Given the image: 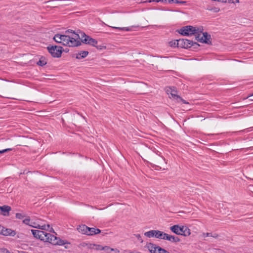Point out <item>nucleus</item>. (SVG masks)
<instances>
[{
    "mask_svg": "<svg viewBox=\"0 0 253 253\" xmlns=\"http://www.w3.org/2000/svg\"><path fill=\"white\" fill-rule=\"evenodd\" d=\"M234 3V1L233 0H224L223 3Z\"/></svg>",
    "mask_w": 253,
    "mask_h": 253,
    "instance_id": "4c0bfd02",
    "label": "nucleus"
},
{
    "mask_svg": "<svg viewBox=\"0 0 253 253\" xmlns=\"http://www.w3.org/2000/svg\"><path fill=\"white\" fill-rule=\"evenodd\" d=\"M11 150H12V149H11V148H7V149H3L2 150L0 151V154L4 153L5 152H8V151H10Z\"/></svg>",
    "mask_w": 253,
    "mask_h": 253,
    "instance_id": "f704fd0d",
    "label": "nucleus"
},
{
    "mask_svg": "<svg viewBox=\"0 0 253 253\" xmlns=\"http://www.w3.org/2000/svg\"><path fill=\"white\" fill-rule=\"evenodd\" d=\"M165 159L163 157L159 158L157 160V162H156L157 164L150 163V165L152 168H154L156 170H161V169L165 170V168L162 169V167L159 166V165H161L162 164V163L165 162Z\"/></svg>",
    "mask_w": 253,
    "mask_h": 253,
    "instance_id": "9b49d317",
    "label": "nucleus"
},
{
    "mask_svg": "<svg viewBox=\"0 0 253 253\" xmlns=\"http://www.w3.org/2000/svg\"><path fill=\"white\" fill-rule=\"evenodd\" d=\"M151 1H156L157 2L162 1V2H168V0H150L149 1V2H151Z\"/></svg>",
    "mask_w": 253,
    "mask_h": 253,
    "instance_id": "c9c22d12",
    "label": "nucleus"
},
{
    "mask_svg": "<svg viewBox=\"0 0 253 253\" xmlns=\"http://www.w3.org/2000/svg\"><path fill=\"white\" fill-rule=\"evenodd\" d=\"M146 247L151 253H170L166 250L152 243L147 244Z\"/></svg>",
    "mask_w": 253,
    "mask_h": 253,
    "instance_id": "6e6552de",
    "label": "nucleus"
},
{
    "mask_svg": "<svg viewBox=\"0 0 253 253\" xmlns=\"http://www.w3.org/2000/svg\"><path fill=\"white\" fill-rule=\"evenodd\" d=\"M144 235L148 238L155 237L160 239H164L165 238V233L159 230H150L145 232Z\"/></svg>",
    "mask_w": 253,
    "mask_h": 253,
    "instance_id": "1a4fd4ad",
    "label": "nucleus"
},
{
    "mask_svg": "<svg viewBox=\"0 0 253 253\" xmlns=\"http://www.w3.org/2000/svg\"><path fill=\"white\" fill-rule=\"evenodd\" d=\"M204 237H212L213 238H216L217 237L218 235L216 234H212V233H204Z\"/></svg>",
    "mask_w": 253,
    "mask_h": 253,
    "instance_id": "a878e982",
    "label": "nucleus"
},
{
    "mask_svg": "<svg viewBox=\"0 0 253 253\" xmlns=\"http://www.w3.org/2000/svg\"><path fill=\"white\" fill-rule=\"evenodd\" d=\"M25 216V215L21 213H16V218L22 219Z\"/></svg>",
    "mask_w": 253,
    "mask_h": 253,
    "instance_id": "c85d7f7f",
    "label": "nucleus"
},
{
    "mask_svg": "<svg viewBox=\"0 0 253 253\" xmlns=\"http://www.w3.org/2000/svg\"><path fill=\"white\" fill-rule=\"evenodd\" d=\"M164 237V240H168L173 243H177L180 241V239L178 237L169 235L165 233Z\"/></svg>",
    "mask_w": 253,
    "mask_h": 253,
    "instance_id": "2eb2a0df",
    "label": "nucleus"
},
{
    "mask_svg": "<svg viewBox=\"0 0 253 253\" xmlns=\"http://www.w3.org/2000/svg\"><path fill=\"white\" fill-rule=\"evenodd\" d=\"M211 36L207 32L203 33V37L199 40L201 42L205 43L207 44H211Z\"/></svg>",
    "mask_w": 253,
    "mask_h": 253,
    "instance_id": "ddd939ff",
    "label": "nucleus"
},
{
    "mask_svg": "<svg viewBox=\"0 0 253 253\" xmlns=\"http://www.w3.org/2000/svg\"><path fill=\"white\" fill-rule=\"evenodd\" d=\"M234 1V3H239V0H233Z\"/></svg>",
    "mask_w": 253,
    "mask_h": 253,
    "instance_id": "37998d69",
    "label": "nucleus"
},
{
    "mask_svg": "<svg viewBox=\"0 0 253 253\" xmlns=\"http://www.w3.org/2000/svg\"><path fill=\"white\" fill-rule=\"evenodd\" d=\"M248 98H250V100H253V93L250 95H249Z\"/></svg>",
    "mask_w": 253,
    "mask_h": 253,
    "instance_id": "ea45409f",
    "label": "nucleus"
},
{
    "mask_svg": "<svg viewBox=\"0 0 253 253\" xmlns=\"http://www.w3.org/2000/svg\"><path fill=\"white\" fill-rule=\"evenodd\" d=\"M65 51L66 52H68V51H69V49H68V48H66V49H65Z\"/></svg>",
    "mask_w": 253,
    "mask_h": 253,
    "instance_id": "a18cd8bd",
    "label": "nucleus"
},
{
    "mask_svg": "<svg viewBox=\"0 0 253 253\" xmlns=\"http://www.w3.org/2000/svg\"><path fill=\"white\" fill-rule=\"evenodd\" d=\"M186 3V1H179L178 3Z\"/></svg>",
    "mask_w": 253,
    "mask_h": 253,
    "instance_id": "c03bdc74",
    "label": "nucleus"
},
{
    "mask_svg": "<svg viewBox=\"0 0 253 253\" xmlns=\"http://www.w3.org/2000/svg\"><path fill=\"white\" fill-rule=\"evenodd\" d=\"M0 234L4 236H14L15 235V232L10 229L5 228L3 227V229H1Z\"/></svg>",
    "mask_w": 253,
    "mask_h": 253,
    "instance_id": "dca6fc26",
    "label": "nucleus"
},
{
    "mask_svg": "<svg viewBox=\"0 0 253 253\" xmlns=\"http://www.w3.org/2000/svg\"><path fill=\"white\" fill-rule=\"evenodd\" d=\"M60 36H61V34H56L53 37V40H54V41L55 42H56L57 43H61L62 40H61V37H60Z\"/></svg>",
    "mask_w": 253,
    "mask_h": 253,
    "instance_id": "5701e85b",
    "label": "nucleus"
},
{
    "mask_svg": "<svg viewBox=\"0 0 253 253\" xmlns=\"http://www.w3.org/2000/svg\"><path fill=\"white\" fill-rule=\"evenodd\" d=\"M112 29H117L121 31H129L130 30V29L127 27H111Z\"/></svg>",
    "mask_w": 253,
    "mask_h": 253,
    "instance_id": "393cba45",
    "label": "nucleus"
},
{
    "mask_svg": "<svg viewBox=\"0 0 253 253\" xmlns=\"http://www.w3.org/2000/svg\"><path fill=\"white\" fill-rule=\"evenodd\" d=\"M170 230L174 233L184 237L190 235V230L186 226H180L178 224L174 225L170 227Z\"/></svg>",
    "mask_w": 253,
    "mask_h": 253,
    "instance_id": "7ed1b4c3",
    "label": "nucleus"
},
{
    "mask_svg": "<svg viewBox=\"0 0 253 253\" xmlns=\"http://www.w3.org/2000/svg\"><path fill=\"white\" fill-rule=\"evenodd\" d=\"M201 33V32H199L198 33H197L198 35L197 36H196V39L198 41H199V40L200 39L199 36H200V33Z\"/></svg>",
    "mask_w": 253,
    "mask_h": 253,
    "instance_id": "a19ab883",
    "label": "nucleus"
},
{
    "mask_svg": "<svg viewBox=\"0 0 253 253\" xmlns=\"http://www.w3.org/2000/svg\"><path fill=\"white\" fill-rule=\"evenodd\" d=\"M88 54L87 51H81L78 54H76V58L78 59H81L86 57Z\"/></svg>",
    "mask_w": 253,
    "mask_h": 253,
    "instance_id": "f3484780",
    "label": "nucleus"
},
{
    "mask_svg": "<svg viewBox=\"0 0 253 253\" xmlns=\"http://www.w3.org/2000/svg\"><path fill=\"white\" fill-rule=\"evenodd\" d=\"M190 48L193 47L194 49L198 48L200 45L196 42H194L190 40Z\"/></svg>",
    "mask_w": 253,
    "mask_h": 253,
    "instance_id": "b1692460",
    "label": "nucleus"
},
{
    "mask_svg": "<svg viewBox=\"0 0 253 253\" xmlns=\"http://www.w3.org/2000/svg\"><path fill=\"white\" fill-rule=\"evenodd\" d=\"M48 52L53 57H60L63 51V47L57 45L48 46L47 47Z\"/></svg>",
    "mask_w": 253,
    "mask_h": 253,
    "instance_id": "0eeeda50",
    "label": "nucleus"
},
{
    "mask_svg": "<svg viewBox=\"0 0 253 253\" xmlns=\"http://www.w3.org/2000/svg\"><path fill=\"white\" fill-rule=\"evenodd\" d=\"M94 46L96 47V48L99 50H101L103 48H106L105 46H104L103 45H98L97 44H96V46Z\"/></svg>",
    "mask_w": 253,
    "mask_h": 253,
    "instance_id": "7c9ffc66",
    "label": "nucleus"
},
{
    "mask_svg": "<svg viewBox=\"0 0 253 253\" xmlns=\"http://www.w3.org/2000/svg\"><path fill=\"white\" fill-rule=\"evenodd\" d=\"M103 248V250L105 251L107 253H111L112 251H114V249L110 248L108 246H104Z\"/></svg>",
    "mask_w": 253,
    "mask_h": 253,
    "instance_id": "bb28decb",
    "label": "nucleus"
},
{
    "mask_svg": "<svg viewBox=\"0 0 253 253\" xmlns=\"http://www.w3.org/2000/svg\"><path fill=\"white\" fill-rule=\"evenodd\" d=\"M79 33H80L81 36L80 40L84 43L88 44L93 46H96V44L98 43V42L95 39L86 35L84 32L79 30Z\"/></svg>",
    "mask_w": 253,
    "mask_h": 253,
    "instance_id": "423d86ee",
    "label": "nucleus"
},
{
    "mask_svg": "<svg viewBox=\"0 0 253 253\" xmlns=\"http://www.w3.org/2000/svg\"><path fill=\"white\" fill-rule=\"evenodd\" d=\"M168 2L169 3H179V0H168Z\"/></svg>",
    "mask_w": 253,
    "mask_h": 253,
    "instance_id": "e433bc0d",
    "label": "nucleus"
},
{
    "mask_svg": "<svg viewBox=\"0 0 253 253\" xmlns=\"http://www.w3.org/2000/svg\"><path fill=\"white\" fill-rule=\"evenodd\" d=\"M74 37H71L70 35L63 34L60 36L62 40L61 44L63 45L71 47L78 46L81 44V42L79 40V36L77 34H74Z\"/></svg>",
    "mask_w": 253,
    "mask_h": 253,
    "instance_id": "f257e3e1",
    "label": "nucleus"
},
{
    "mask_svg": "<svg viewBox=\"0 0 253 253\" xmlns=\"http://www.w3.org/2000/svg\"><path fill=\"white\" fill-rule=\"evenodd\" d=\"M246 130H247V131H248V132L252 131V130H253V127H251L248 128H247L246 129H244V130H243L242 131H243V132H245V131H246Z\"/></svg>",
    "mask_w": 253,
    "mask_h": 253,
    "instance_id": "58836bf2",
    "label": "nucleus"
},
{
    "mask_svg": "<svg viewBox=\"0 0 253 253\" xmlns=\"http://www.w3.org/2000/svg\"><path fill=\"white\" fill-rule=\"evenodd\" d=\"M80 30H78L76 32H75L74 31H73V30H71V29H69V30H66L65 32V34H66V35H70V34H71V35H70V36L71 37H74V34H77L79 35V40L80 39L81 36V34L80 33H79V31Z\"/></svg>",
    "mask_w": 253,
    "mask_h": 253,
    "instance_id": "a211bd4d",
    "label": "nucleus"
},
{
    "mask_svg": "<svg viewBox=\"0 0 253 253\" xmlns=\"http://www.w3.org/2000/svg\"><path fill=\"white\" fill-rule=\"evenodd\" d=\"M219 10H220V9L219 8H217V7L214 8L215 12H218Z\"/></svg>",
    "mask_w": 253,
    "mask_h": 253,
    "instance_id": "79ce46f5",
    "label": "nucleus"
},
{
    "mask_svg": "<svg viewBox=\"0 0 253 253\" xmlns=\"http://www.w3.org/2000/svg\"><path fill=\"white\" fill-rule=\"evenodd\" d=\"M11 210L10 206L7 205H3L0 206V214L4 216L9 215V211Z\"/></svg>",
    "mask_w": 253,
    "mask_h": 253,
    "instance_id": "4468645a",
    "label": "nucleus"
},
{
    "mask_svg": "<svg viewBox=\"0 0 253 253\" xmlns=\"http://www.w3.org/2000/svg\"><path fill=\"white\" fill-rule=\"evenodd\" d=\"M177 91L175 87L173 86L172 92H171V97L176 100L177 102H182L185 104H188L185 100L183 99L180 96L177 94Z\"/></svg>",
    "mask_w": 253,
    "mask_h": 253,
    "instance_id": "f8f14e48",
    "label": "nucleus"
},
{
    "mask_svg": "<svg viewBox=\"0 0 253 253\" xmlns=\"http://www.w3.org/2000/svg\"><path fill=\"white\" fill-rule=\"evenodd\" d=\"M172 88H173V86L167 87L166 88V92L168 93V94H170L171 96V92H172ZM170 97L171 98V96Z\"/></svg>",
    "mask_w": 253,
    "mask_h": 253,
    "instance_id": "cd10ccee",
    "label": "nucleus"
},
{
    "mask_svg": "<svg viewBox=\"0 0 253 253\" xmlns=\"http://www.w3.org/2000/svg\"><path fill=\"white\" fill-rule=\"evenodd\" d=\"M135 237L137 238V239H138V240H139L140 243H142L143 242V240L141 238V236L140 234H135Z\"/></svg>",
    "mask_w": 253,
    "mask_h": 253,
    "instance_id": "72a5a7b5",
    "label": "nucleus"
},
{
    "mask_svg": "<svg viewBox=\"0 0 253 253\" xmlns=\"http://www.w3.org/2000/svg\"><path fill=\"white\" fill-rule=\"evenodd\" d=\"M53 0H49V1H47L46 2H45L46 3H48V2H50L51 1H53Z\"/></svg>",
    "mask_w": 253,
    "mask_h": 253,
    "instance_id": "49530a36",
    "label": "nucleus"
},
{
    "mask_svg": "<svg viewBox=\"0 0 253 253\" xmlns=\"http://www.w3.org/2000/svg\"><path fill=\"white\" fill-rule=\"evenodd\" d=\"M23 253H26V252H24Z\"/></svg>",
    "mask_w": 253,
    "mask_h": 253,
    "instance_id": "09e8293b",
    "label": "nucleus"
},
{
    "mask_svg": "<svg viewBox=\"0 0 253 253\" xmlns=\"http://www.w3.org/2000/svg\"><path fill=\"white\" fill-rule=\"evenodd\" d=\"M77 230L83 234L88 236H93L101 233V230L98 228L89 227L84 224L79 225Z\"/></svg>",
    "mask_w": 253,
    "mask_h": 253,
    "instance_id": "f03ea898",
    "label": "nucleus"
},
{
    "mask_svg": "<svg viewBox=\"0 0 253 253\" xmlns=\"http://www.w3.org/2000/svg\"><path fill=\"white\" fill-rule=\"evenodd\" d=\"M169 44H170V45L171 46V47H177V40L176 41H171L170 42H169Z\"/></svg>",
    "mask_w": 253,
    "mask_h": 253,
    "instance_id": "c756f323",
    "label": "nucleus"
},
{
    "mask_svg": "<svg viewBox=\"0 0 253 253\" xmlns=\"http://www.w3.org/2000/svg\"><path fill=\"white\" fill-rule=\"evenodd\" d=\"M199 32H202L200 29L190 25L183 27L178 30L179 34L185 36H191Z\"/></svg>",
    "mask_w": 253,
    "mask_h": 253,
    "instance_id": "20e7f679",
    "label": "nucleus"
},
{
    "mask_svg": "<svg viewBox=\"0 0 253 253\" xmlns=\"http://www.w3.org/2000/svg\"><path fill=\"white\" fill-rule=\"evenodd\" d=\"M43 226H42V229H45V228H43Z\"/></svg>",
    "mask_w": 253,
    "mask_h": 253,
    "instance_id": "de8ad7c7",
    "label": "nucleus"
},
{
    "mask_svg": "<svg viewBox=\"0 0 253 253\" xmlns=\"http://www.w3.org/2000/svg\"><path fill=\"white\" fill-rule=\"evenodd\" d=\"M31 232L35 238L39 239V235L41 234V230L32 229Z\"/></svg>",
    "mask_w": 253,
    "mask_h": 253,
    "instance_id": "4be33fe9",
    "label": "nucleus"
},
{
    "mask_svg": "<svg viewBox=\"0 0 253 253\" xmlns=\"http://www.w3.org/2000/svg\"><path fill=\"white\" fill-rule=\"evenodd\" d=\"M190 40L187 39H179L177 40V46L178 47L188 48H190Z\"/></svg>",
    "mask_w": 253,
    "mask_h": 253,
    "instance_id": "9d476101",
    "label": "nucleus"
},
{
    "mask_svg": "<svg viewBox=\"0 0 253 253\" xmlns=\"http://www.w3.org/2000/svg\"><path fill=\"white\" fill-rule=\"evenodd\" d=\"M46 242H48L53 245L63 246L69 244L67 241L63 240L50 233L47 234Z\"/></svg>",
    "mask_w": 253,
    "mask_h": 253,
    "instance_id": "39448f33",
    "label": "nucleus"
},
{
    "mask_svg": "<svg viewBox=\"0 0 253 253\" xmlns=\"http://www.w3.org/2000/svg\"><path fill=\"white\" fill-rule=\"evenodd\" d=\"M47 234L48 233L42 231L41 230V234H40L39 235V239L41 241H43L44 242H46L47 239Z\"/></svg>",
    "mask_w": 253,
    "mask_h": 253,
    "instance_id": "6ab92c4d",
    "label": "nucleus"
},
{
    "mask_svg": "<svg viewBox=\"0 0 253 253\" xmlns=\"http://www.w3.org/2000/svg\"><path fill=\"white\" fill-rule=\"evenodd\" d=\"M30 221V217H28L27 218L24 219L23 220V222L25 224L29 225Z\"/></svg>",
    "mask_w": 253,
    "mask_h": 253,
    "instance_id": "473e14b6",
    "label": "nucleus"
},
{
    "mask_svg": "<svg viewBox=\"0 0 253 253\" xmlns=\"http://www.w3.org/2000/svg\"><path fill=\"white\" fill-rule=\"evenodd\" d=\"M89 248L90 249H94L97 251H102L103 249V247L100 245H96V244H90Z\"/></svg>",
    "mask_w": 253,
    "mask_h": 253,
    "instance_id": "412c9836",
    "label": "nucleus"
},
{
    "mask_svg": "<svg viewBox=\"0 0 253 253\" xmlns=\"http://www.w3.org/2000/svg\"><path fill=\"white\" fill-rule=\"evenodd\" d=\"M47 63V61H46V59L45 57L42 56L41 57L39 61L37 62V64L39 65V66H44L45 65H46Z\"/></svg>",
    "mask_w": 253,
    "mask_h": 253,
    "instance_id": "aec40b11",
    "label": "nucleus"
},
{
    "mask_svg": "<svg viewBox=\"0 0 253 253\" xmlns=\"http://www.w3.org/2000/svg\"><path fill=\"white\" fill-rule=\"evenodd\" d=\"M0 253H10L6 249L0 248Z\"/></svg>",
    "mask_w": 253,
    "mask_h": 253,
    "instance_id": "2f4dec72",
    "label": "nucleus"
}]
</instances>
